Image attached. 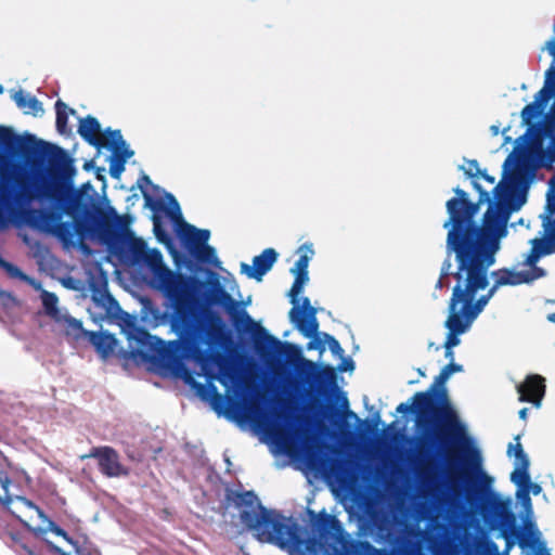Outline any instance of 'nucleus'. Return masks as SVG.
<instances>
[{"label": "nucleus", "instance_id": "7", "mask_svg": "<svg viewBox=\"0 0 555 555\" xmlns=\"http://www.w3.org/2000/svg\"><path fill=\"white\" fill-rule=\"evenodd\" d=\"M410 402L400 403L396 412L409 415H415V434L410 438L415 459L423 463L428 460H443L444 449L449 444H456L450 441V437L444 439L437 428V425L444 421L439 415V409L430 398L429 392L418 391L414 393Z\"/></svg>", "mask_w": 555, "mask_h": 555}, {"label": "nucleus", "instance_id": "28", "mask_svg": "<svg viewBox=\"0 0 555 555\" xmlns=\"http://www.w3.org/2000/svg\"><path fill=\"white\" fill-rule=\"evenodd\" d=\"M55 112H56V120L55 127L60 134L70 135L72 130L68 127V114L74 115L76 111L74 108H69L62 100H57L55 102Z\"/></svg>", "mask_w": 555, "mask_h": 555}, {"label": "nucleus", "instance_id": "14", "mask_svg": "<svg viewBox=\"0 0 555 555\" xmlns=\"http://www.w3.org/2000/svg\"><path fill=\"white\" fill-rule=\"evenodd\" d=\"M299 258L295 262V266L291 269V272L295 275L293 285L287 294L293 305L299 302L298 295L301 293L305 284L308 283V266L314 250L311 243H305L298 248Z\"/></svg>", "mask_w": 555, "mask_h": 555}, {"label": "nucleus", "instance_id": "64", "mask_svg": "<svg viewBox=\"0 0 555 555\" xmlns=\"http://www.w3.org/2000/svg\"><path fill=\"white\" fill-rule=\"evenodd\" d=\"M546 319L547 321L555 323V312L548 313Z\"/></svg>", "mask_w": 555, "mask_h": 555}, {"label": "nucleus", "instance_id": "53", "mask_svg": "<svg viewBox=\"0 0 555 555\" xmlns=\"http://www.w3.org/2000/svg\"><path fill=\"white\" fill-rule=\"evenodd\" d=\"M119 152V155H117V157L119 159H122L124 163L127 162L128 158L132 157L134 152L132 150H130L129 147H127V144L125 145V147H121V150L118 151Z\"/></svg>", "mask_w": 555, "mask_h": 555}, {"label": "nucleus", "instance_id": "45", "mask_svg": "<svg viewBox=\"0 0 555 555\" xmlns=\"http://www.w3.org/2000/svg\"><path fill=\"white\" fill-rule=\"evenodd\" d=\"M322 336L324 338V341L327 343L328 349L331 350L333 356L338 357V358H343L344 349L341 348V346L338 343V340L334 336H332V335H330L327 333H322Z\"/></svg>", "mask_w": 555, "mask_h": 555}, {"label": "nucleus", "instance_id": "18", "mask_svg": "<svg viewBox=\"0 0 555 555\" xmlns=\"http://www.w3.org/2000/svg\"><path fill=\"white\" fill-rule=\"evenodd\" d=\"M520 402H531L537 408L545 393L544 378L540 375H529L524 384L516 386Z\"/></svg>", "mask_w": 555, "mask_h": 555}, {"label": "nucleus", "instance_id": "20", "mask_svg": "<svg viewBox=\"0 0 555 555\" xmlns=\"http://www.w3.org/2000/svg\"><path fill=\"white\" fill-rule=\"evenodd\" d=\"M529 492H530V489L517 490L516 498L519 500V502L524 508V512H525V517L522 519L524 527L529 532V535H528L529 544L534 550L538 546H540V542H539V537H538L539 532L535 528L534 522L531 520L532 515H533V509H532V503H531V498L529 495Z\"/></svg>", "mask_w": 555, "mask_h": 555}, {"label": "nucleus", "instance_id": "31", "mask_svg": "<svg viewBox=\"0 0 555 555\" xmlns=\"http://www.w3.org/2000/svg\"><path fill=\"white\" fill-rule=\"evenodd\" d=\"M138 185L141 189V192L146 201V205L154 211L160 210L164 208L162 202L153 199V197L149 194L146 186L151 185L155 191L159 190L158 185L152 183L151 179L146 175H142L138 180Z\"/></svg>", "mask_w": 555, "mask_h": 555}, {"label": "nucleus", "instance_id": "24", "mask_svg": "<svg viewBox=\"0 0 555 555\" xmlns=\"http://www.w3.org/2000/svg\"><path fill=\"white\" fill-rule=\"evenodd\" d=\"M456 273V251H450L446 248V258L442 261L440 268V276L436 282V289H443L449 287V282L446 281L449 278H453L455 280Z\"/></svg>", "mask_w": 555, "mask_h": 555}, {"label": "nucleus", "instance_id": "13", "mask_svg": "<svg viewBox=\"0 0 555 555\" xmlns=\"http://www.w3.org/2000/svg\"><path fill=\"white\" fill-rule=\"evenodd\" d=\"M289 321L305 337H317L319 333V321L317 309L310 305L308 297L302 299L301 307L294 305L289 311Z\"/></svg>", "mask_w": 555, "mask_h": 555}, {"label": "nucleus", "instance_id": "42", "mask_svg": "<svg viewBox=\"0 0 555 555\" xmlns=\"http://www.w3.org/2000/svg\"><path fill=\"white\" fill-rule=\"evenodd\" d=\"M522 274V284L531 283L540 278H543L546 275V271L541 268L537 267L535 264L530 266V270L521 271Z\"/></svg>", "mask_w": 555, "mask_h": 555}, {"label": "nucleus", "instance_id": "58", "mask_svg": "<svg viewBox=\"0 0 555 555\" xmlns=\"http://www.w3.org/2000/svg\"><path fill=\"white\" fill-rule=\"evenodd\" d=\"M13 502V496L7 494L4 498L0 495V503L5 507L9 508L10 504Z\"/></svg>", "mask_w": 555, "mask_h": 555}, {"label": "nucleus", "instance_id": "61", "mask_svg": "<svg viewBox=\"0 0 555 555\" xmlns=\"http://www.w3.org/2000/svg\"><path fill=\"white\" fill-rule=\"evenodd\" d=\"M528 411H529V409H528V408H522V409L518 412L519 418H520V420H522V421H526V420H527V415H528Z\"/></svg>", "mask_w": 555, "mask_h": 555}, {"label": "nucleus", "instance_id": "36", "mask_svg": "<svg viewBox=\"0 0 555 555\" xmlns=\"http://www.w3.org/2000/svg\"><path fill=\"white\" fill-rule=\"evenodd\" d=\"M164 193H165V198L167 199V203H168V206L166 207V214L173 222H176V224L178 227L179 224H182V222H185L182 219L180 205L177 202L176 197L171 193H169V192H164Z\"/></svg>", "mask_w": 555, "mask_h": 555}, {"label": "nucleus", "instance_id": "52", "mask_svg": "<svg viewBox=\"0 0 555 555\" xmlns=\"http://www.w3.org/2000/svg\"><path fill=\"white\" fill-rule=\"evenodd\" d=\"M339 372L353 371L354 362L351 358H341V362L338 364Z\"/></svg>", "mask_w": 555, "mask_h": 555}, {"label": "nucleus", "instance_id": "38", "mask_svg": "<svg viewBox=\"0 0 555 555\" xmlns=\"http://www.w3.org/2000/svg\"><path fill=\"white\" fill-rule=\"evenodd\" d=\"M543 256L555 254V237L545 235L543 238H533Z\"/></svg>", "mask_w": 555, "mask_h": 555}, {"label": "nucleus", "instance_id": "12", "mask_svg": "<svg viewBox=\"0 0 555 555\" xmlns=\"http://www.w3.org/2000/svg\"><path fill=\"white\" fill-rule=\"evenodd\" d=\"M90 291L92 300L96 306L105 309L108 317H122L129 327V340H133L139 347L156 353L159 348L167 346L162 339L149 334L143 327L137 326L131 317L121 310L118 301L108 293L105 279L91 281Z\"/></svg>", "mask_w": 555, "mask_h": 555}, {"label": "nucleus", "instance_id": "62", "mask_svg": "<svg viewBox=\"0 0 555 555\" xmlns=\"http://www.w3.org/2000/svg\"><path fill=\"white\" fill-rule=\"evenodd\" d=\"M444 357L453 362L454 352L453 349H446Z\"/></svg>", "mask_w": 555, "mask_h": 555}, {"label": "nucleus", "instance_id": "3", "mask_svg": "<svg viewBox=\"0 0 555 555\" xmlns=\"http://www.w3.org/2000/svg\"><path fill=\"white\" fill-rule=\"evenodd\" d=\"M240 519L260 543H268L289 555H373L376 547L367 541H353L336 516L325 509L306 508L300 515L304 526L268 509L254 491L233 493Z\"/></svg>", "mask_w": 555, "mask_h": 555}, {"label": "nucleus", "instance_id": "49", "mask_svg": "<svg viewBox=\"0 0 555 555\" xmlns=\"http://www.w3.org/2000/svg\"><path fill=\"white\" fill-rule=\"evenodd\" d=\"M532 138V127H529L526 132L516 139L517 149L525 147Z\"/></svg>", "mask_w": 555, "mask_h": 555}, {"label": "nucleus", "instance_id": "23", "mask_svg": "<svg viewBox=\"0 0 555 555\" xmlns=\"http://www.w3.org/2000/svg\"><path fill=\"white\" fill-rule=\"evenodd\" d=\"M340 395H341V404L345 409L344 417L356 420L357 425H358L357 429H358L359 437H364L366 435L374 433L375 427H377L378 424L380 423L379 414L376 413L375 415H373V417L371 420L363 421V420L359 418L354 412H352L351 410H348V400L344 393H340Z\"/></svg>", "mask_w": 555, "mask_h": 555}, {"label": "nucleus", "instance_id": "10", "mask_svg": "<svg viewBox=\"0 0 555 555\" xmlns=\"http://www.w3.org/2000/svg\"><path fill=\"white\" fill-rule=\"evenodd\" d=\"M74 217V222H62L60 220L54 224L52 232L55 229L56 235L63 241L72 240L76 233L79 237H90L91 240L98 241L106 247L109 255L116 257L120 262L132 250V246H137L142 238L137 237L134 233L129 229L126 217L119 216L116 209L112 206H107V217H111L108 228L114 229L111 231L112 241L107 242L98 236H93L89 231L85 230L80 223H78L77 217Z\"/></svg>", "mask_w": 555, "mask_h": 555}, {"label": "nucleus", "instance_id": "1", "mask_svg": "<svg viewBox=\"0 0 555 555\" xmlns=\"http://www.w3.org/2000/svg\"><path fill=\"white\" fill-rule=\"evenodd\" d=\"M535 175V166L522 157L509 154L503 164L502 180L494 186L492 196L477 180H472L478 192L476 203L461 188L453 189L455 196L447 204L448 230L446 248L456 251V259L494 256L501 240L508 235V221L527 202V191Z\"/></svg>", "mask_w": 555, "mask_h": 555}, {"label": "nucleus", "instance_id": "17", "mask_svg": "<svg viewBox=\"0 0 555 555\" xmlns=\"http://www.w3.org/2000/svg\"><path fill=\"white\" fill-rule=\"evenodd\" d=\"M177 236L186 246L191 254L195 250L208 245L207 242L210 237V231L206 229H197L196 227L182 222L177 228Z\"/></svg>", "mask_w": 555, "mask_h": 555}, {"label": "nucleus", "instance_id": "59", "mask_svg": "<svg viewBox=\"0 0 555 555\" xmlns=\"http://www.w3.org/2000/svg\"><path fill=\"white\" fill-rule=\"evenodd\" d=\"M530 491H531L534 495H538V494H540V492L542 491V488H541V486H540V485H538V483H532V482H531Z\"/></svg>", "mask_w": 555, "mask_h": 555}, {"label": "nucleus", "instance_id": "32", "mask_svg": "<svg viewBox=\"0 0 555 555\" xmlns=\"http://www.w3.org/2000/svg\"><path fill=\"white\" fill-rule=\"evenodd\" d=\"M463 490V499L469 507H476L479 501L476 485L467 476H463L460 480Z\"/></svg>", "mask_w": 555, "mask_h": 555}, {"label": "nucleus", "instance_id": "19", "mask_svg": "<svg viewBox=\"0 0 555 555\" xmlns=\"http://www.w3.org/2000/svg\"><path fill=\"white\" fill-rule=\"evenodd\" d=\"M448 312L444 322V327L448 330L444 349H453L461 343L460 335L465 334L472 325L452 310H448Z\"/></svg>", "mask_w": 555, "mask_h": 555}, {"label": "nucleus", "instance_id": "2", "mask_svg": "<svg viewBox=\"0 0 555 555\" xmlns=\"http://www.w3.org/2000/svg\"><path fill=\"white\" fill-rule=\"evenodd\" d=\"M76 173L74 158L59 146L49 165L15 195L17 205L23 208V221L33 229L51 231L63 215L69 212L91 235L111 242L114 229L108 228L107 208L100 207L90 182L75 188Z\"/></svg>", "mask_w": 555, "mask_h": 555}, {"label": "nucleus", "instance_id": "51", "mask_svg": "<svg viewBox=\"0 0 555 555\" xmlns=\"http://www.w3.org/2000/svg\"><path fill=\"white\" fill-rule=\"evenodd\" d=\"M13 501H17V502L22 503L24 506L36 511L38 516H39V512H43L38 505H36L33 501L28 500L25 496L16 495L13 498Z\"/></svg>", "mask_w": 555, "mask_h": 555}, {"label": "nucleus", "instance_id": "39", "mask_svg": "<svg viewBox=\"0 0 555 555\" xmlns=\"http://www.w3.org/2000/svg\"><path fill=\"white\" fill-rule=\"evenodd\" d=\"M543 109L537 106V103L526 105L521 111V119L525 125H531L532 120L542 114Z\"/></svg>", "mask_w": 555, "mask_h": 555}, {"label": "nucleus", "instance_id": "47", "mask_svg": "<svg viewBox=\"0 0 555 555\" xmlns=\"http://www.w3.org/2000/svg\"><path fill=\"white\" fill-rule=\"evenodd\" d=\"M467 164L468 166L467 167H463L461 166V169L464 170V173L473 179V180H476L475 178L478 177L479 172H480V168H479V164L476 159H472V160H467Z\"/></svg>", "mask_w": 555, "mask_h": 555}, {"label": "nucleus", "instance_id": "56", "mask_svg": "<svg viewBox=\"0 0 555 555\" xmlns=\"http://www.w3.org/2000/svg\"><path fill=\"white\" fill-rule=\"evenodd\" d=\"M500 286L498 283L493 281L492 285L488 288L487 293L483 294L485 296H488V299L491 300V298L496 294Z\"/></svg>", "mask_w": 555, "mask_h": 555}, {"label": "nucleus", "instance_id": "48", "mask_svg": "<svg viewBox=\"0 0 555 555\" xmlns=\"http://www.w3.org/2000/svg\"><path fill=\"white\" fill-rule=\"evenodd\" d=\"M531 249L528 254L525 264L527 266H533L538 262V260L543 256L539 247L534 244V242L531 240Z\"/></svg>", "mask_w": 555, "mask_h": 555}, {"label": "nucleus", "instance_id": "8", "mask_svg": "<svg viewBox=\"0 0 555 555\" xmlns=\"http://www.w3.org/2000/svg\"><path fill=\"white\" fill-rule=\"evenodd\" d=\"M462 371L463 366L461 364L450 362L441 369L440 373L435 377L434 383L425 392H429L430 398L435 399L434 403L439 409V415L448 423L449 429L453 430L454 434L450 436V441L464 448L461 459L446 461V468L448 472L461 470L480 477L483 476L480 451L474 447L473 441L465 436L464 428L459 423L455 413L449 404L448 393L444 387V384L453 373Z\"/></svg>", "mask_w": 555, "mask_h": 555}, {"label": "nucleus", "instance_id": "15", "mask_svg": "<svg viewBox=\"0 0 555 555\" xmlns=\"http://www.w3.org/2000/svg\"><path fill=\"white\" fill-rule=\"evenodd\" d=\"M91 456L98 460L100 472L107 477L128 475V469L119 462L118 453L111 447L94 448Z\"/></svg>", "mask_w": 555, "mask_h": 555}, {"label": "nucleus", "instance_id": "50", "mask_svg": "<svg viewBox=\"0 0 555 555\" xmlns=\"http://www.w3.org/2000/svg\"><path fill=\"white\" fill-rule=\"evenodd\" d=\"M311 340L307 344L308 350L317 349L320 351V353H323L325 351L324 343L320 339V336L317 337H310Z\"/></svg>", "mask_w": 555, "mask_h": 555}, {"label": "nucleus", "instance_id": "43", "mask_svg": "<svg viewBox=\"0 0 555 555\" xmlns=\"http://www.w3.org/2000/svg\"><path fill=\"white\" fill-rule=\"evenodd\" d=\"M507 454L511 456L514 454L515 463L530 462L528 455L524 451L522 446L517 442L516 444L509 443L507 448Z\"/></svg>", "mask_w": 555, "mask_h": 555}, {"label": "nucleus", "instance_id": "29", "mask_svg": "<svg viewBox=\"0 0 555 555\" xmlns=\"http://www.w3.org/2000/svg\"><path fill=\"white\" fill-rule=\"evenodd\" d=\"M552 96H555V81L548 68L545 73L544 87L534 95L532 103H537V106L544 111Z\"/></svg>", "mask_w": 555, "mask_h": 555}, {"label": "nucleus", "instance_id": "34", "mask_svg": "<svg viewBox=\"0 0 555 555\" xmlns=\"http://www.w3.org/2000/svg\"><path fill=\"white\" fill-rule=\"evenodd\" d=\"M199 262L211 264L216 268L220 267V261L216 255L215 247L210 245H205L195 250V254H192Z\"/></svg>", "mask_w": 555, "mask_h": 555}, {"label": "nucleus", "instance_id": "11", "mask_svg": "<svg viewBox=\"0 0 555 555\" xmlns=\"http://www.w3.org/2000/svg\"><path fill=\"white\" fill-rule=\"evenodd\" d=\"M57 145L38 140L34 134H17L12 128L0 126V154L10 162L31 163L34 173L48 166Z\"/></svg>", "mask_w": 555, "mask_h": 555}, {"label": "nucleus", "instance_id": "4", "mask_svg": "<svg viewBox=\"0 0 555 555\" xmlns=\"http://www.w3.org/2000/svg\"><path fill=\"white\" fill-rule=\"evenodd\" d=\"M120 263L147 267L153 274L155 286L166 299L167 310L162 311L151 298H141V321L151 327L169 324L171 332L178 337L157 350L160 366L170 371L172 375L183 378L184 383L191 386L202 399H211L214 409L218 414H222L224 399L218 395L217 387L212 383L196 382L183 363L184 359L202 354L199 346L203 344L188 310H183L184 302L179 292H172L177 286L171 276V270L163 262L162 253L158 249H149L142 240L137 246H132V250Z\"/></svg>", "mask_w": 555, "mask_h": 555}, {"label": "nucleus", "instance_id": "46", "mask_svg": "<svg viewBox=\"0 0 555 555\" xmlns=\"http://www.w3.org/2000/svg\"><path fill=\"white\" fill-rule=\"evenodd\" d=\"M125 164L122 159H119L116 154L111 156L109 173L113 178L118 179L125 170Z\"/></svg>", "mask_w": 555, "mask_h": 555}, {"label": "nucleus", "instance_id": "37", "mask_svg": "<svg viewBox=\"0 0 555 555\" xmlns=\"http://www.w3.org/2000/svg\"><path fill=\"white\" fill-rule=\"evenodd\" d=\"M42 306L48 315L56 319L59 314L57 302L59 298L54 293L43 291L41 294Z\"/></svg>", "mask_w": 555, "mask_h": 555}, {"label": "nucleus", "instance_id": "35", "mask_svg": "<svg viewBox=\"0 0 555 555\" xmlns=\"http://www.w3.org/2000/svg\"><path fill=\"white\" fill-rule=\"evenodd\" d=\"M501 531L502 535L506 540L513 539L514 533L518 534V531L515 527L514 514L508 509H503L501 514Z\"/></svg>", "mask_w": 555, "mask_h": 555}, {"label": "nucleus", "instance_id": "40", "mask_svg": "<svg viewBox=\"0 0 555 555\" xmlns=\"http://www.w3.org/2000/svg\"><path fill=\"white\" fill-rule=\"evenodd\" d=\"M104 133L109 135L111 138V145L108 146L109 150L119 151L121 150V147H125L126 141L122 139L120 130H113L111 128H106L104 130Z\"/></svg>", "mask_w": 555, "mask_h": 555}, {"label": "nucleus", "instance_id": "41", "mask_svg": "<svg viewBox=\"0 0 555 555\" xmlns=\"http://www.w3.org/2000/svg\"><path fill=\"white\" fill-rule=\"evenodd\" d=\"M154 233L160 243L166 244L170 250L175 251L171 236L162 227L160 221L157 218H154Z\"/></svg>", "mask_w": 555, "mask_h": 555}, {"label": "nucleus", "instance_id": "54", "mask_svg": "<svg viewBox=\"0 0 555 555\" xmlns=\"http://www.w3.org/2000/svg\"><path fill=\"white\" fill-rule=\"evenodd\" d=\"M0 485L5 492L9 491V486L11 485V480H10L9 476L7 475V473H4L2 470H0Z\"/></svg>", "mask_w": 555, "mask_h": 555}, {"label": "nucleus", "instance_id": "21", "mask_svg": "<svg viewBox=\"0 0 555 555\" xmlns=\"http://www.w3.org/2000/svg\"><path fill=\"white\" fill-rule=\"evenodd\" d=\"M83 336L94 347L102 359H107L114 353L117 345L115 336L108 332L85 331Z\"/></svg>", "mask_w": 555, "mask_h": 555}, {"label": "nucleus", "instance_id": "55", "mask_svg": "<svg viewBox=\"0 0 555 555\" xmlns=\"http://www.w3.org/2000/svg\"><path fill=\"white\" fill-rule=\"evenodd\" d=\"M67 323H68V325L73 330L81 331L82 333L86 331V330L82 328V323L79 320L75 319V318L69 317L67 319Z\"/></svg>", "mask_w": 555, "mask_h": 555}, {"label": "nucleus", "instance_id": "33", "mask_svg": "<svg viewBox=\"0 0 555 555\" xmlns=\"http://www.w3.org/2000/svg\"><path fill=\"white\" fill-rule=\"evenodd\" d=\"M553 192L548 191L546 195V211L548 216L543 218L542 225L545 235L555 237V208L553 207Z\"/></svg>", "mask_w": 555, "mask_h": 555}, {"label": "nucleus", "instance_id": "63", "mask_svg": "<svg viewBox=\"0 0 555 555\" xmlns=\"http://www.w3.org/2000/svg\"><path fill=\"white\" fill-rule=\"evenodd\" d=\"M49 546L56 553L59 554H62V555H65L64 552H62V550L60 547H57L56 545H54L52 542H48Z\"/></svg>", "mask_w": 555, "mask_h": 555}, {"label": "nucleus", "instance_id": "30", "mask_svg": "<svg viewBox=\"0 0 555 555\" xmlns=\"http://www.w3.org/2000/svg\"><path fill=\"white\" fill-rule=\"evenodd\" d=\"M529 466L530 462L515 463V469L511 474V480L517 486V490L530 489L531 479Z\"/></svg>", "mask_w": 555, "mask_h": 555}, {"label": "nucleus", "instance_id": "27", "mask_svg": "<svg viewBox=\"0 0 555 555\" xmlns=\"http://www.w3.org/2000/svg\"><path fill=\"white\" fill-rule=\"evenodd\" d=\"M39 518L43 524H46L44 528L37 527L33 528V532L36 535H41L43 533H47L48 531L53 532L54 534L62 537L67 543L70 545H76V542L74 539L59 525H56L52 519H50L44 512H39Z\"/></svg>", "mask_w": 555, "mask_h": 555}, {"label": "nucleus", "instance_id": "57", "mask_svg": "<svg viewBox=\"0 0 555 555\" xmlns=\"http://www.w3.org/2000/svg\"><path fill=\"white\" fill-rule=\"evenodd\" d=\"M478 177L482 178L485 181H487L490 184H493L495 182V178L493 176H490L486 169L480 170Z\"/></svg>", "mask_w": 555, "mask_h": 555}, {"label": "nucleus", "instance_id": "5", "mask_svg": "<svg viewBox=\"0 0 555 555\" xmlns=\"http://www.w3.org/2000/svg\"><path fill=\"white\" fill-rule=\"evenodd\" d=\"M205 272L206 281L171 271L177 286L175 292H179L184 302L183 310H188L202 344L217 339L224 328L223 320L214 308L224 310L235 328H240V325H254L253 319L243 307L245 304L231 297L216 272L209 269Z\"/></svg>", "mask_w": 555, "mask_h": 555}, {"label": "nucleus", "instance_id": "6", "mask_svg": "<svg viewBox=\"0 0 555 555\" xmlns=\"http://www.w3.org/2000/svg\"><path fill=\"white\" fill-rule=\"evenodd\" d=\"M495 261L496 255L456 259L455 285L448 310L461 315L470 325L490 301L483 294L479 298L476 296L488 288V270Z\"/></svg>", "mask_w": 555, "mask_h": 555}, {"label": "nucleus", "instance_id": "9", "mask_svg": "<svg viewBox=\"0 0 555 555\" xmlns=\"http://www.w3.org/2000/svg\"><path fill=\"white\" fill-rule=\"evenodd\" d=\"M253 344L256 351L262 353H278L285 361L295 367L306 379L313 382L320 392L326 395L330 391L338 390L336 383V372L330 366H320L314 362L307 360L301 354V349L297 345L282 343L276 337L270 335L266 328L254 323Z\"/></svg>", "mask_w": 555, "mask_h": 555}, {"label": "nucleus", "instance_id": "60", "mask_svg": "<svg viewBox=\"0 0 555 555\" xmlns=\"http://www.w3.org/2000/svg\"><path fill=\"white\" fill-rule=\"evenodd\" d=\"M373 555H396V554L390 551H387V550L376 548L374 551Z\"/></svg>", "mask_w": 555, "mask_h": 555}, {"label": "nucleus", "instance_id": "22", "mask_svg": "<svg viewBox=\"0 0 555 555\" xmlns=\"http://www.w3.org/2000/svg\"><path fill=\"white\" fill-rule=\"evenodd\" d=\"M100 131L101 126L95 117L88 115L79 118L77 132L87 143L96 149H101L103 146L102 141L96 137V133Z\"/></svg>", "mask_w": 555, "mask_h": 555}, {"label": "nucleus", "instance_id": "16", "mask_svg": "<svg viewBox=\"0 0 555 555\" xmlns=\"http://www.w3.org/2000/svg\"><path fill=\"white\" fill-rule=\"evenodd\" d=\"M278 256L279 254L273 248H266L260 255L254 257L253 266L241 263V271L250 279L261 281L262 276L273 267Z\"/></svg>", "mask_w": 555, "mask_h": 555}, {"label": "nucleus", "instance_id": "44", "mask_svg": "<svg viewBox=\"0 0 555 555\" xmlns=\"http://www.w3.org/2000/svg\"><path fill=\"white\" fill-rule=\"evenodd\" d=\"M0 268L3 269L11 278H15L22 281L27 280V275L15 264L3 260L0 264Z\"/></svg>", "mask_w": 555, "mask_h": 555}, {"label": "nucleus", "instance_id": "26", "mask_svg": "<svg viewBox=\"0 0 555 555\" xmlns=\"http://www.w3.org/2000/svg\"><path fill=\"white\" fill-rule=\"evenodd\" d=\"M488 275L500 287L505 285H520L522 284L521 271H514L507 268H501L493 270Z\"/></svg>", "mask_w": 555, "mask_h": 555}, {"label": "nucleus", "instance_id": "25", "mask_svg": "<svg viewBox=\"0 0 555 555\" xmlns=\"http://www.w3.org/2000/svg\"><path fill=\"white\" fill-rule=\"evenodd\" d=\"M13 100L18 108L25 114L40 116L43 114L42 103L34 95L25 93L23 90L15 92Z\"/></svg>", "mask_w": 555, "mask_h": 555}]
</instances>
